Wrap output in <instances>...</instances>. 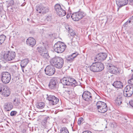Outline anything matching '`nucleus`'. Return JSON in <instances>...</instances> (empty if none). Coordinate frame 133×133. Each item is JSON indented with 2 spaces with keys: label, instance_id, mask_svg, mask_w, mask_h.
Returning a JSON list of instances; mask_svg holds the SVG:
<instances>
[{
  "label": "nucleus",
  "instance_id": "1",
  "mask_svg": "<svg viewBox=\"0 0 133 133\" xmlns=\"http://www.w3.org/2000/svg\"><path fill=\"white\" fill-rule=\"evenodd\" d=\"M61 81L64 86H71L74 87L79 84V81L77 82L74 78L68 77H63Z\"/></svg>",
  "mask_w": 133,
  "mask_h": 133
},
{
  "label": "nucleus",
  "instance_id": "2",
  "mask_svg": "<svg viewBox=\"0 0 133 133\" xmlns=\"http://www.w3.org/2000/svg\"><path fill=\"white\" fill-rule=\"evenodd\" d=\"M50 62L52 65H54L56 68L61 69L63 66L64 61L62 58L57 56L51 59Z\"/></svg>",
  "mask_w": 133,
  "mask_h": 133
},
{
  "label": "nucleus",
  "instance_id": "3",
  "mask_svg": "<svg viewBox=\"0 0 133 133\" xmlns=\"http://www.w3.org/2000/svg\"><path fill=\"white\" fill-rule=\"evenodd\" d=\"M66 45L62 42H59L55 43L54 46L55 51L59 53L63 52L65 48Z\"/></svg>",
  "mask_w": 133,
  "mask_h": 133
},
{
  "label": "nucleus",
  "instance_id": "4",
  "mask_svg": "<svg viewBox=\"0 0 133 133\" xmlns=\"http://www.w3.org/2000/svg\"><path fill=\"white\" fill-rule=\"evenodd\" d=\"M1 80L4 83H8L11 79V75L10 74L7 72H3L1 74Z\"/></svg>",
  "mask_w": 133,
  "mask_h": 133
},
{
  "label": "nucleus",
  "instance_id": "5",
  "mask_svg": "<svg viewBox=\"0 0 133 133\" xmlns=\"http://www.w3.org/2000/svg\"><path fill=\"white\" fill-rule=\"evenodd\" d=\"M133 93V86L131 85H127L123 91L124 96L127 97H130Z\"/></svg>",
  "mask_w": 133,
  "mask_h": 133
},
{
  "label": "nucleus",
  "instance_id": "6",
  "mask_svg": "<svg viewBox=\"0 0 133 133\" xmlns=\"http://www.w3.org/2000/svg\"><path fill=\"white\" fill-rule=\"evenodd\" d=\"M15 53L13 51H9L4 55V58L6 61H11L14 59L15 57Z\"/></svg>",
  "mask_w": 133,
  "mask_h": 133
},
{
  "label": "nucleus",
  "instance_id": "7",
  "mask_svg": "<svg viewBox=\"0 0 133 133\" xmlns=\"http://www.w3.org/2000/svg\"><path fill=\"white\" fill-rule=\"evenodd\" d=\"M84 15V14L83 12H77L72 14L71 17L74 21H77L82 18Z\"/></svg>",
  "mask_w": 133,
  "mask_h": 133
},
{
  "label": "nucleus",
  "instance_id": "8",
  "mask_svg": "<svg viewBox=\"0 0 133 133\" xmlns=\"http://www.w3.org/2000/svg\"><path fill=\"white\" fill-rule=\"evenodd\" d=\"M45 74L49 76H52L54 74L55 69L52 65H49L47 66L45 69Z\"/></svg>",
  "mask_w": 133,
  "mask_h": 133
},
{
  "label": "nucleus",
  "instance_id": "9",
  "mask_svg": "<svg viewBox=\"0 0 133 133\" xmlns=\"http://www.w3.org/2000/svg\"><path fill=\"white\" fill-rule=\"evenodd\" d=\"M2 92V95L5 97L8 96L10 94V91L9 88L3 85H0V92Z\"/></svg>",
  "mask_w": 133,
  "mask_h": 133
},
{
  "label": "nucleus",
  "instance_id": "10",
  "mask_svg": "<svg viewBox=\"0 0 133 133\" xmlns=\"http://www.w3.org/2000/svg\"><path fill=\"white\" fill-rule=\"evenodd\" d=\"M36 10L39 13L45 14L48 12L49 11L48 7L44 6L41 4L37 5L36 6Z\"/></svg>",
  "mask_w": 133,
  "mask_h": 133
},
{
  "label": "nucleus",
  "instance_id": "11",
  "mask_svg": "<svg viewBox=\"0 0 133 133\" xmlns=\"http://www.w3.org/2000/svg\"><path fill=\"white\" fill-rule=\"evenodd\" d=\"M82 96L83 100L91 102L93 98L90 92L87 91L84 92Z\"/></svg>",
  "mask_w": 133,
  "mask_h": 133
},
{
  "label": "nucleus",
  "instance_id": "12",
  "mask_svg": "<svg viewBox=\"0 0 133 133\" xmlns=\"http://www.w3.org/2000/svg\"><path fill=\"white\" fill-rule=\"evenodd\" d=\"M58 83L56 78L53 77L51 78L50 81L49 86L51 89H55L57 87V84Z\"/></svg>",
  "mask_w": 133,
  "mask_h": 133
},
{
  "label": "nucleus",
  "instance_id": "13",
  "mask_svg": "<svg viewBox=\"0 0 133 133\" xmlns=\"http://www.w3.org/2000/svg\"><path fill=\"white\" fill-rule=\"evenodd\" d=\"M107 54L106 53H100L97 54L95 59V61L101 62L105 59L107 57Z\"/></svg>",
  "mask_w": 133,
  "mask_h": 133
},
{
  "label": "nucleus",
  "instance_id": "14",
  "mask_svg": "<svg viewBox=\"0 0 133 133\" xmlns=\"http://www.w3.org/2000/svg\"><path fill=\"white\" fill-rule=\"evenodd\" d=\"M109 71L110 73L115 74H118L120 73L119 69L114 65L109 66Z\"/></svg>",
  "mask_w": 133,
  "mask_h": 133
},
{
  "label": "nucleus",
  "instance_id": "15",
  "mask_svg": "<svg viewBox=\"0 0 133 133\" xmlns=\"http://www.w3.org/2000/svg\"><path fill=\"white\" fill-rule=\"evenodd\" d=\"M26 42L27 44L31 47H33L36 44L35 40L33 38L30 37L27 39Z\"/></svg>",
  "mask_w": 133,
  "mask_h": 133
},
{
  "label": "nucleus",
  "instance_id": "16",
  "mask_svg": "<svg viewBox=\"0 0 133 133\" xmlns=\"http://www.w3.org/2000/svg\"><path fill=\"white\" fill-rule=\"evenodd\" d=\"M128 1H116V3L117 5L119 7L118 8V11L119 7H121L126 4L128 3Z\"/></svg>",
  "mask_w": 133,
  "mask_h": 133
},
{
  "label": "nucleus",
  "instance_id": "17",
  "mask_svg": "<svg viewBox=\"0 0 133 133\" xmlns=\"http://www.w3.org/2000/svg\"><path fill=\"white\" fill-rule=\"evenodd\" d=\"M97 62L93 63L90 66V70L94 72H98Z\"/></svg>",
  "mask_w": 133,
  "mask_h": 133
},
{
  "label": "nucleus",
  "instance_id": "18",
  "mask_svg": "<svg viewBox=\"0 0 133 133\" xmlns=\"http://www.w3.org/2000/svg\"><path fill=\"white\" fill-rule=\"evenodd\" d=\"M5 109L8 111L11 110L13 108V106L12 103L10 102L6 103L4 105Z\"/></svg>",
  "mask_w": 133,
  "mask_h": 133
},
{
  "label": "nucleus",
  "instance_id": "19",
  "mask_svg": "<svg viewBox=\"0 0 133 133\" xmlns=\"http://www.w3.org/2000/svg\"><path fill=\"white\" fill-rule=\"evenodd\" d=\"M112 85L117 88H121L123 87L122 84L120 81H115L113 83Z\"/></svg>",
  "mask_w": 133,
  "mask_h": 133
},
{
  "label": "nucleus",
  "instance_id": "20",
  "mask_svg": "<svg viewBox=\"0 0 133 133\" xmlns=\"http://www.w3.org/2000/svg\"><path fill=\"white\" fill-rule=\"evenodd\" d=\"M64 93L67 96L70 98H72L73 97L72 91L70 89H68L67 90H66L64 92Z\"/></svg>",
  "mask_w": 133,
  "mask_h": 133
},
{
  "label": "nucleus",
  "instance_id": "21",
  "mask_svg": "<svg viewBox=\"0 0 133 133\" xmlns=\"http://www.w3.org/2000/svg\"><path fill=\"white\" fill-rule=\"evenodd\" d=\"M97 109L98 111L101 113H104L106 112L108 110L107 105L98 108Z\"/></svg>",
  "mask_w": 133,
  "mask_h": 133
},
{
  "label": "nucleus",
  "instance_id": "22",
  "mask_svg": "<svg viewBox=\"0 0 133 133\" xmlns=\"http://www.w3.org/2000/svg\"><path fill=\"white\" fill-rule=\"evenodd\" d=\"M98 72L102 71L104 68V65L102 63L97 62Z\"/></svg>",
  "mask_w": 133,
  "mask_h": 133
},
{
  "label": "nucleus",
  "instance_id": "23",
  "mask_svg": "<svg viewBox=\"0 0 133 133\" xmlns=\"http://www.w3.org/2000/svg\"><path fill=\"white\" fill-rule=\"evenodd\" d=\"M122 96H121L119 95L117 96V98L115 99V103L117 105H119L122 103Z\"/></svg>",
  "mask_w": 133,
  "mask_h": 133
},
{
  "label": "nucleus",
  "instance_id": "24",
  "mask_svg": "<svg viewBox=\"0 0 133 133\" xmlns=\"http://www.w3.org/2000/svg\"><path fill=\"white\" fill-rule=\"evenodd\" d=\"M29 62V60L28 58H26L22 60L21 62L20 65L21 67H25Z\"/></svg>",
  "mask_w": 133,
  "mask_h": 133
},
{
  "label": "nucleus",
  "instance_id": "25",
  "mask_svg": "<svg viewBox=\"0 0 133 133\" xmlns=\"http://www.w3.org/2000/svg\"><path fill=\"white\" fill-rule=\"evenodd\" d=\"M37 50L39 53L40 55L41 54L43 53L46 51V49L45 47L42 46L38 47L37 48Z\"/></svg>",
  "mask_w": 133,
  "mask_h": 133
},
{
  "label": "nucleus",
  "instance_id": "26",
  "mask_svg": "<svg viewBox=\"0 0 133 133\" xmlns=\"http://www.w3.org/2000/svg\"><path fill=\"white\" fill-rule=\"evenodd\" d=\"M45 105V104L43 102H38L36 104V107L37 108L40 109L43 108Z\"/></svg>",
  "mask_w": 133,
  "mask_h": 133
},
{
  "label": "nucleus",
  "instance_id": "27",
  "mask_svg": "<svg viewBox=\"0 0 133 133\" xmlns=\"http://www.w3.org/2000/svg\"><path fill=\"white\" fill-rule=\"evenodd\" d=\"M13 103L14 106H18L20 103V100L18 98H15L14 100Z\"/></svg>",
  "mask_w": 133,
  "mask_h": 133
},
{
  "label": "nucleus",
  "instance_id": "28",
  "mask_svg": "<svg viewBox=\"0 0 133 133\" xmlns=\"http://www.w3.org/2000/svg\"><path fill=\"white\" fill-rule=\"evenodd\" d=\"M40 55L43 58L45 59H48L50 57L49 54L46 50Z\"/></svg>",
  "mask_w": 133,
  "mask_h": 133
},
{
  "label": "nucleus",
  "instance_id": "29",
  "mask_svg": "<svg viewBox=\"0 0 133 133\" xmlns=\"http://www.w3.org/2000/svg\"><path fill=\"white\" fill-rule=\"evenodd\" d=\"M55 9L56 11V13L57 14L59 12V11L61 10L62 8L59 4H57L55 5Z\"/></svg>",
  "mask_w": 133,
  "mask_h": 133
},
{
  "label": "nucleus",
  "instance_id": "30",
  "mask_svg": "<svg viewBox=\"0 0 133 133\" xmlns=\"http://www.w3.org/2000/svg\"><path fill=\"white\" fill-rule=\"evenodd\" d=\"M49 119V117L48 116H45L41 122L42 124L44 126L45 125L48 120Z\"/></svg>",
  "mask_w": 133,
  "mask_h": 133
},
{
  "label": "nucleus",
  "instance_id": "31",
  "mask_svg": "<svg viewBox=\"0 0 133 133\" xmlns=\"http://www.w3.org/2000/svg\"><path fill=\"white\" fill-rule=\"evenodd\" d=\"M66 14V12L65 11L62 9L61 10L59 11V12L57 14L60 17H62L64 16Z\"/></svg>",
  "mask_w": 133,
  "mask_h": 133
},
{
  "label": "nucleus",
  "instance_id": "32",
  "mask_svg": "<svg viewBox=\"0 0 133 133\" xmlns=\"http://www.w3.org/2000/svg\"><path fill=\"white\" fill-rule=\"evenodd\" d=\"M105 105H106V103L101 101H98L97 102L96 104V106L97 107V108L101 107L102 106H104Z\"/></svg>",
  "mask_w": 133,
  "mask_h": 133
},
{
  "label": "nucleus",
  "instance_id": "33",
  "mask_svg": "<svg viewBox=\"0 0 133 133\" xmlns=\"http://www.w3.org/2000/svg\"><path fill=\"white\" fill-rule=\"evenodd\" d=\"M59 101L58 98L55 97V98L53 99V100L50 102V104L52 105H54L58 103Z\"/></svg>",
  "mask_w": 133,
  "mask_h": 133
},
{
  "label": "nucleus",
  "instance_id": "34",
  "mask_svg": "<svg viewBox=\"0 0 133 133\" xmlns=\"http://www.w3.org/2000/svg\"><path fill=\"white\" fill-rule=\"evenodd\" d=\"M6 37V36L4 35H0V45L3 43Z\"/></svg>",
  "mask_w": 133,
  "mask_h": 133
},
{
  "label": "nucleus",
  "instance_id": "35",
  "mask_svg": "<svg viewBox=\"0 0 133 133\" xmlns=\"http://www.w3.org/2000/svg\"><path fill=\"white\" fill-rule=\"evenodd\" d=\"M45 17V20L48 22H50L52 19V16L51 14L46 15Z\"/></svg>",
  "mask_w": 133,
  "mask_h": 133
},
{
  "label": "nucleus",
  "instance_id": "36",
  "mask_svg": "<svg viewBox=\"0 0 133 133\" xmlns=\"http://www.w3.org/2000/svg\"><path fill=\"white\" fill-rule=\"evenodd\" d=\"M55 96L52 95H50L47 97V99L49 101V103L53 100V99L55 98Z\"/></svg>",
  "mask_w": 133,
  "mask_h": 133
},
{
  "label": "nucleus",
  "instance_id": "37",
  "mask_svg": "<svg viewBox=\"0 0 133 133\" xmlns=\"http://www.w3.org/2000/svg\"><path fill=\"white\" fill-rule=\"evenodd\" d=\"M61 133H69L66 127H63L60 129Z\"/></svg>",
  "mask_w": 133,
  "mask_h": 133
},
{
  "label": "nucleus",
  "instance_id": "38",
  "mask_svg": "<svg viewBox=\"0 0 133 133\" xmlns=\"http://www.w3.org/2000/svg\"><path fill=\"white\" fill-rule=\"evenodd\" d=\"M66 59L68 61L70 62H72L74 60V59L71 55L67 56L66 57Z\"/></svg>",
  "mask_w": 133,
  "mask_h": 133
},
{
  "label": "nucleus",
  "instance_id": "39",
  "mask_svg": "<svg viewBox=\"0 0 133 133\" xmlns=\"http://www.w3.org/2000/svg\"><path fill=\"white\" fill-rule=\"evenodd\" d=\"M69 32L70 35L72 37H74L76 34L75 33V31H73L72 29H70L69 30Z\"/></svg>",
  "mask_w": 133,
  "mask_h": 133
},
{
  "label": "nucleus",
  "instance_id": "40",
  "mask_svg": "<svg viewBox=\"0 0 133 133\" xmlns=\"http://www.w3.org/2000/svg\"><path fill=\"white\" fill-rule=\"evenodd\" d=\"M7 3L8 4V6H11L14 3V1H6Z\"/></svg>",
  "mask_w": 133,
  "mask_h": 133
},
{
  "label": "nucleus",
  "instance_id": "41",
  "mask_svg": "<svg viewBox=\"0 0 133 133\" xmlns=\"http://www.w3.org/2000/svg\"><path fill=\"white\" fill-rule=\"evenodd\" d=\"M83 121V119L81 117L79 118L78 120V125H80L82 122Z\"/></svg>",
  "mask_w": 133,
  "mask_h": 133
},
{
  "label": "nucleus",
  "instance_id": "42",
  "mask_svg": "<svg viewBox=\"0 0 133 133\" xmlns=\"http://www.w3.org/2000/svg\"><path fill=\"white\" fill-rule=\"evenodd\" d=\"M78 55V53L76 52L75 53H74L72 54L71 55V56L72 57V58L74 59Z\"/></svg>",
  "mask_w": 133,
  "mask_h": 133
},
{
  "label": "nucleus",
  "instance_id": "43",
  "mask_svg": "<svg viewBox=\"0 0 133 133\" xmlns=\"http://www.w3.org/2000/svg\"><path fill=\"white\" fill-rule=\"evenodd\" d=\"M17 113V112L16 111H12L10 114V115L11 116H15L16 114Z\"/></svg>",
  "mask_w": 133,
  "mask_h": 133
},
{
  "label": "nucleus",
  "instance_id": "44",
  "mask_svg": "<svg viewBox=\"0 0 133 133\" xmlns=\"http://www.w3.org/2000/svg\"><path fill=\"white\" fill-rule=\"evenodd\" d=\"M128 82L129 83L132 85H133V78H132L131 79H129L128 81Z\"/></svg>",
  "mask_w": 133,
  "mask_h": 133
},
{
  "label": "nucleus",
  "instance_id": "45",
  "mask_svg": "<svg viewBox=\"0 0 133 133\" xmlns=\"http://www.w3.org/2000/svg\"><path fill=\"white\" fill-rule=\"evenodd\" d=\"M65 28L69 32V30L72 29L70 28V26L68 25H66L65 26Z\"/></svg>",
  "mask_w": 133,
  "mask_h": 133
},
{
  "label": "nucleus",
  "instance_id": "46",
  "mask_svg": "<svg viewBox=\"0 0 133 133\" xmlns=\"http://www.w3.org/2000/svg\"><path fill=\"white\" fill-rule=\"evenodd\" d=\"M129 104L133 108V100H131L129 102Z\"/></svg>",
  "mask_w": 133,
  "mask_h": 133
},
{
  "label": "nucleus",
  "instance_id": "47",
  "mask_svg": "<svg viewBox=\"0 0 133 133\" xmlns=\"http://www.w3.org/2000/svg\"><path fill=\"white\" fill-rule=\"evenodd\" d=\"M74 1H69L68 2V4L70 5L72 4V3H74Z\"/></svg>",
  "mask_w": 133,
  "mask_h": 133
},
{
  "label": "nucleus",
  "instance_id": "48",
  "mask_svg": "<svg viewBox=\"0 0 133 133\" xmlns=\"http://www.w3.org/2000/svg\"><path fill=\"white\" fill-rule=\"evenodd\" d=\"M82 133H92L90 131H85L82 132Z\"/></svg>",
  "mask_w": 133,
  "mask_h": 133
},
{
  "label": "nucleus",
  "instance_id": "49",
  "mask_svg": "<svg viewBox=\"0 0 133 133\" xmlns=\"http://www.w3.org/2000/svg\"><path fill=\"white\" fill-rule=\"evenodd\" d=\"M74 37L76 38L77 39H78L79 38L76 34L74 36Z\"/></svg>",
  "mask_w": 133,
  "mask_h": 133
},
{
  "label": "nucleus",
  "instance_id": "50",
  "mask_svg": "<svg viewBox=\"0 0 133 133\" xmlns=\"http://www.w3.org/2000/svg\"><path fill=\"white\" fill-rule=\"evenodd\" d=\"M128 23L127 22L125 23L123 25V26L125 27H127V26Z\"/></svg>",
  "mask_w": 133,
  "mask_h": 133
},
{
  "label": "nucleus",
  "instance_id": "51",
  "mask_svg": "<svg viewBox=\"0 0 133 133\" xmlns=\"http://www.w3.org/2000/svg\"><path fill=\"white\" fill-rule=\"evenodd\" d=\"M131 20L129 18V19H128V21H127V22L128 23H130L131 22Z\"/></svg>",
  "mask_w": 133,
  "mask_h": 133
},
{
  "label": "nucleus",
  "instance_id": "52",
  "mask_svg": "<svg viewBox=\"0 0 133 133\" xmlns=\"http://www.w3.org/2000/svg\"><path fill=\"white\" fill-rule=\"evenodd\" d=\"M71 14V13L70 14V15H69L68 14H67V16H66L67 18H69L70 17V15Z\"/></svg>",
  "mask_w": 133,
  "mask_h": 133
},
{
  "label": "nucleus",
  "instance_id": "53",
  "mask_svg": "<svg viewBox=\"0 0 133 133\" xmlns=\"http://www.w3.org/2000/svg\"><path fill=\"white\" fill-rule=\"evenodd\" d=\"M129 19H130L131 20L133 21L132 22H133V16H132Z\"/></svg>",
  "mask_w": 133,
  "mask_h": 133
},
{
  "label": "nucleus",
  "instance_id": "54",
  "mask_svg": "<svg viewBox=\"0 0 133 133\" xmlns=\"http://www.w3.org/2000/svg\"><path fill=\"white\" fill-rule=\"evenodd\" d=\"M123 121H125L126 122H127V119L125 118H124L123 119Z\"/></svg>",
  "mask_w": 133,
  "mask_h": 133
},
{
  "label": "nucleus",
  "instance_id": "55",
  "mask_svg": "<svg viewBox=\"0 0 133 133\" xmlns=\"http://www.w3.org/2000/svg\"><path fill=\"white\" fill-rule=\"evenodd\" d=\"M74 42L72 41H71V44L72 45H74Z\"/></svg>",
  "mask_w": 133,
  "mask_h": 133
},
{
  "label": "nucleus",
  "instance_id": "56",
  "mask_svg": "<svg viewBox=\"0 0 133 133\" xmlns=\"http://www.w3.org/2000/svg\"><path fill=\"white\" fill-rule=\"evenodd\" d=\"M21 67V68H22V71L23 72H24V68L25 67Z\"/></svg>",
  "mask_w": 133,
  "mask_h": 133
},
{
  "label": "nucleus",
  "instance_id": "57",
  "mask_svg": "<svg viewBox=\"0 0 133 133\" xmlns=\"http://www.w3.org/2000/svg\"><path fill=\"white\" fill-rule=\"evenodd\" d=\"M25 4L24 3V2L23 3V4H22V6H24V5Z\"/></svg>",
  "mask_w": 133,
  "mask_h": 133
},
{
  "label": "nucleus",
  "instance_id": "58",
  "mask_svg": "<svg viewBox=\"0 0 133 133\" xmlns=\"http://www.w3.org/2000/svg\"><path fill=\"white\" fill-rule=\"evenodd\" d=\"M27 21H29L30 20V19L29 18H28L27 19Z\"/></svg>",
  "mask_w": 133,
  "mask_h": 133
},
{
  "label": "nucleus",
  "instance_id": "59",
  "mask_svg": "<svg viewBox=\"0 0 133 133\" xmlns=\"http://www.w3.org/2000/svg\"><path fill=\"white\" fill-rule=\"evenodd\" d=\"M82 1V2L83 3H84V1Z\"/></svg>",
  "mask_w": 133,
  "mask_h": 133
},
{
  "label": "nucleus",
  "instance_id": "60",
  "mask_svg": "<svg viewBox=\"0 0 133 133\" xmlns=\"http://www.w3.org/2000/svg\"><path fill=\"white\" fill-rule=\"evenodd\" d=\"M132 78H133V74L132 75Z\"/></svg>",
  "mask_w": 133,
  "mask_h": 133
},
{
  "label": "nucleus",
  "instance_id": "61",
  "mask_svg": "<svg viewBox=\"0 0 133 133\" xmlns=\"http://www.w3.org/2000/svg\"><path fill=\"white\" fill-rule=\"evenodd\" d=\"M1 5H2L1 3Z\"/></svg>",
  "mask_w": 133,
  "mask_h": 133
}]
</instances>
